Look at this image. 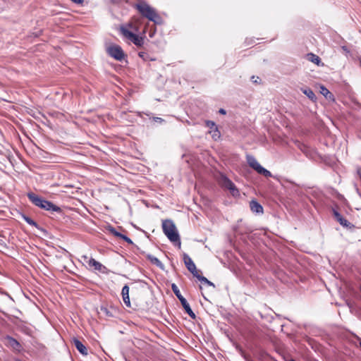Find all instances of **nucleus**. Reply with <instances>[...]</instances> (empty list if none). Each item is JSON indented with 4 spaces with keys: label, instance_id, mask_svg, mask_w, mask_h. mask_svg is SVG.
<instances>
[{
    "label": "nucleus",
    "instance_id": "9d476101",
    "mask_svg": "<svg viewBox=\"0 0 361 361\" xmlns=\"http://www.w3.org/2000/svg\"><path fill=\"white\" fill-rule=\"evenodd\" d=\"M121 295H122L123 302L126 305V306L128 307H130L131 304H130V298H129V286L128 285H125L123 287L122 290H121Z\"/></svg>",
    "mask_w": 361,
    "mask_h": 361
},
{
    "label": "nucleus",
    "instance_id": "b1692460",
    "mask_svg": "<svg viewBox=\"0 0 361 361\" xmlns=\"http://www.w3.org/2000/svg\"><path fill=\"white\" fill-rule=\"evenodd\" d=\"M109 231L111 234H113L114 236L121 238V236L123 235L122 233L118 232L115 228L112 226H109Z\"/></svg>",
    "mask_w": 361,
    "mask_h": 361
},
{
    "label": "nucleus",
    "instance_id": "2eb2a0df",
    "mask_svg": "<svg viewBox=\"0 0 361 361\" xmlns=\"http://www.w3.org/2000/svg\"><path fill=\"white\" fill-rule=\"evenodd\" d=\"M120 32L123 35V37H125L126 39H130L135 36V33L130 31L128 28H126L124 26H121L120 28Z\"/></svg>",
    "mask_w": 361,
    "mask_h": 361
},
{
    "label": "nucleus",
    "instance_id": "f03ea898",
    "mask_svg": "<svg viewBox=\"0 0 361 361\" xmlns=\"http://www.w3.org/2000/svg\"><path fill=\"white\" fill-rule=\"evenodd\" d=\"M29 200L36 207L47 211L61 212V209L51 202L46 200L34 192H28L27 195Z\"/></svg>",
    "mask_w": 361,
    "mask_h": 361
},
{
    "label": "nucleus",
    "instance_id": "7c9ffc66",
    "mask_svg": "<svg viewBox=\"0 0 361 361\" xmlns=\"http://www.w3.org/2000/svg\"><path fill=\"white\" fill-rule=\"evenodd\" d=\"M101 312L104 314H105L107 317H112L111 312L108 310L107 307H101L100 308Z\"/></svg>",
    "mask_w": 361,
    "mask_h": 361
},
{
    "label": "nucleus",
    "instance_id": "423d86ee",
    "mask_svg": "<svg viewBox=\"0 0 361 361\" xmlns=\"http://www.w3.org/2000/svg\"><path fill=\"white\" fill-rule=\"evenodd\" d=\"M108 54L118 61H122L125 54L122 48L118 45H113L108 48Z\"/></svg>",
    "mask_w": 361,
    "mask_h": 361
},
{
    "label": "nucleus",
    "instance_id": "58836bf2",
    "mask_svg": "<svg viewBox=\"0 0 361 361\" xmlns=\"http://www.w3.org/2000/svg\"><path fill=\"white\" fill-rule=\"evenodd\" d=\"M145 54V53H144V52H140V53H139V56H140V57H143Z\"/></svg>",
    "mask_w": 361,
    "mask_h": 361
},
{
    "label": "nucleus",
    "instance_id": "bb28decb",
    "mask_svg": "<svg viewBox=\"0 0 361 361\" xmlns=\"http://www.w3.org/2000/svg\"><path fill=\"white\" fill-rule=\"evenodd\" d=\"M109 231L111 234H113L114 236L121 238V236L123 235L122 233L118 232L115 228L112 226H109Z\"/></svg>",
    "mask_w": 361,
    "mask_h": 361
},
{
    "label": "nucleus",
    "instance_id": "0eeeda50",
    "mask_svg": "<svg viewBox=\"0 0 361 361\" xmlns=\"http://www.w3.org/2000/svg\"><path fill=\"white\" fill-rule=\"evenodd\" d=\"M183 261L188 270L195 277L197 274H199V271L197 270L196 266L192 259L187 254H184Z\"/></svg>",
    "mask_w": 361,
    "mask_h": 361
},
{
    "label": "nucleus",
    "instance_id": "cd10ccee",
    "mask_svg": "<svg viewBox=\"0 0 361 361\" xmlns=\"http://www.w3.org/2000/svg\"><path fill=\"white\" fill-rule=\"evenodd\" d=\"M211 133H212V138L215 140L219 139L221 136L220 132L218 130V128H216L214 130H212Z\"/></svg>",
    "mask_w": 361,
    "mask_h": 361
},
{
    "label": "nucleus",
    "instance_id": "ddd939ff",
    "mask_svg": "<svg viewBox=\"0 0 361 361\" xmlns=\"http://www.w3.org/2000/svg\"><path fill=\"white\" fill-rule=\"evenodd\" d=\"M247 161L249 166L256 171L262 166L253 156L247 155Z\"/></svg>",
    "mask_w": 361,
    "mask_h": 361
},
{
    "label": "nucleus",
    "instance_id": "6e6552de",
    "mask_svg": "<svg viewBox=\"0 0 361 361\" xmlns=\"http://www.w3.org/2000/svg\"><path fill=\"white\" fill-rule=\"evenodd\" d=\"M87 262L89 266L93 267L95 270L104 272L103 269H105L106 267L102 264L100 262L96 261L94 258L91 257L88 259L87 256L82 257Z\"/></svg>",
    "mask_w": 361,
    "mask_h": 361
},
{
    "label": "nucleus",
    "instance_id": "393cba45",
    "mask_svg": "<svg viewBox=\"0 0 361 361\" xmlns=\"http://www.w3.org/2000/svg\"><path fill=\"white\" fill-rule=\"evenodd\" d=\"M109 231L111 234H113L114 236L121 238V236L123 235L122 233L118 232L115 228L112 226H109Z\"/></svg>",
    "mask_w": 361,
    "mask_h": 361
},
{
    "label": "nucleus",
    "instance_id": "f3484780",
    "mask_svg": "<svg viewBox=\"0 0 361 361\" xmlns=\"http://www.w3.org/2000/svg\"><path fill=\"white\" fill-rule=\"evenodd\" d=\"M301 91L312 101L314 102L317 99L315 94L310 88H302Z\"/></svg>",
    "mask_w": 361,
    "mask_h": 361
},
{
    "label": "nucleus",
    "instance_id": "39448f33",
    "mask_svg": "<svg viewBox=\"0 0 361 361\" xmlns=\"http://www.w3.org/2000/svg\"><path fill=\"white\" fill-rule=\"evenodd\" d=\"M171 289L175 294V295L178 298V299L180 300L183 307L184 308L185 311L188 314V315L192 318L195 319L196 317L195 314L193 312L192 309L190 307V305L187 302L186 299L181 295L178 287L175 284H171Z\"/></svg>",
    "mask_w": 361,
    "mask_h": 361
},
{
    "label": "nucleus",
    "instance_id": "dca6fc26",
    "mask_svg": "<svg viewBox=\"0 0 361 361\" xmlns=\"http://www.w3.org/2000/svg\"><path fill=\"white\" fill-rule=\"evenodd\" d=\"M147 257L152 264H155L157 267L161 269H164V264L157 257L152 255H148Z\"/></svg>",
    "mask_w": 361,
    "mask_h": 361
},
{
    "label": "nucleus",
    "instance_id": "4be33fe9",
    "mask_svg": "<svg viewBox=\"0 0 361 361\" xmlns=\"http://www.w3.org/2000/svg\"><path fill=\"white\" fill-rule=\"evenodd\" d=\"M257 172L259 174H262L263 175L264 177L266 178H269L271 176V173L268 171L267 169H266L265 168H264L263 166H261L257 171Z\"/></svg>",
    "mask_w": 361,
    "mask_h": 361
},
{
    "label": "nucleus",
    "instance_id": "473e14b6",
    "mask_svg": "<svg viewBox=\"0 0 361 361\" xmlns=\"http://www.w3.org/2000/svg\"><path fill=\"white\" fill-rule=\"evenodd\" d=\"M121 239H123L124 241H126V243H128L130 245L133 243L132 240L126 235L123 234V235L121 236Z\"/></svg>",
    "mask_w": 361,
    "mask_h": 361
},
{
    "label": "nucleus",
    "instance_id": "7ed1b4c3",
    "mask_svg": "<svg viewBox=\"0 0 361 361\" xmlns=\"http://www.w3.org/2000/svg\"><path fill=\"white\" fill-rule=\"evenodd\" d=\"M162 229L169 240L175 244L177 243L180 247L181 245L180 235L173 221L170 219L164 220L162 221Z\"/></svg>",
    "mask_w": 361,
    "mask_h": 361
},
{
    "label": "nucleus",
    "instance_id": "79ce46f5",
    "mask_svg": "<svg viewBox=\"0 0 361 361\" xmlns=\"http://www.w3.org/2000/svg\"><path fill=\"white\" fill-rule=\"evenodd\" d=\"M290 361H295L294 360H291Z\"/></svg>",
    "mask_w": 361,
    "mask_h": 361
},
{
    "label": "nucleus",
    "instance_id": "4468645a",
    "mask_svg": "<svg viewBox=\"0 0 361 361\" xmlns=\"http://www.w3.org/2000/svg\"><path fill=\"white\" fill-rule=\"evenodd\" d=\"M20 216L23 218V220H25L29 225L35 226L39 230L43 231L42 228L39 227V226L37 224L36 221H35L33 219H32L30 217L27 216V215L20 213Z\"/></svg>",
    "mask_w": 361,
    "mask_h": 361
},
{
    "label": "nucleus",
    "instance_id": "c756f323",
    "mask_svg": "<svg viewBox=\"0 0 361 361\" xmlns=\"http://www.w3.org/2000/svg\"><path fill=\"white\" fill-rule=\"evenodd\" d=\"M206 126L211 129V131L217 128L216 123L212 121H207Z\"/></svg>",
    "mask_w": 361,
    "mask_h": 361
},
{
    "label": "nucleus",
    "instance_id": "f8f14e48",
    "mask_svg": "<svg viewBox=\"0 0 361 361\" xmlns=\"http://www.w3.org/2000/svg\"><path fill=\"white\" fill-rule=\"evenodd\" d=\"M6 339L8 346H10L11 348H12L13 349H14L16 350L20 351V350L21 348V345L16 339L13 338L11 336H8L6 337Z\"/></svg>",
    "mask_w": 361,
    "mask_h": 361
},
{
    "label": "nucleus",
    "instance_id": "a211bd4d",
    "mask_svg": "<svg viewBox=\"0 0 361 361\" xmlns=\"http://www.w3.org/2000/svg\"><path fill=\"white\" fill-rule=\"evenodd\" d=\"M307 56H308V59L311 62H312L318 66H319V64L322 62L321 59L317 55H316L314 54H312V53L308 54Z\"/></svg>",
    "mask_w": 361,
    "mask_h": 361
},
{
    "label": "nucleus",
    "instance_id": "aec40b11",
    "mask_svg": "<svg viewBox=\"0 0 361 361\" xmlns=\"http://www.w3.org/2000/svg\"><path fill=\"white\" fill-rule=\"evenodd\" d=\"M201 283H205L209 286H212V287H215L214 284L211 282L210 281H209L206 277L203 276H201L199 274H197V276H195Z\"/></svg>",
    "mask_w": 361,
    "mask_h": 361
},
{
    "label": "nucleus",
    "instance_id": "1a4fd4ad",
    "mask_svg": "<svg viewBox=\"0 0 361 361\" xmlns=\"http://www.w3.org/2000/svg\"><path fill=\"white\" fill-rule=\"evenodd\" d=\"M72 343L76 348V349L83 355L88 354L87 348L82 344V343L76 338H73Z\"/></svg>",
    "mask_w": 361,
    "mask_h": 361
},
{
    "label": "nucleus",
    "instance_id": "20e7f679",
    "mask_svg": "<svg viewBox=\"0 0 361 361\" xmlns=\"http://www.w3.org/2000/svg\"><path fill=\"white\" fill-rule=\"evenodd\" d=\"M218 182L222 188L228 190L233 197L239 195V190L226 175L221 173Z\"/></svg>",
    "mask_w": 361,
    "mask_h": 361
},
{
    "label": "nucleus",
    "instance_id": "c9c22d12",
    "mask_svg": "<svg viewBox=\"0 0 361 361\" xmlns=\"http://www.w3.org/2000/svg\"><path fill=\"white\" fill-rule=\"evenodd\" d=\"M219 112L221 114H223V115H225L226 114V111L225 109H220Z\"/></svg>",
    "mask_w": 361,
    "mask_h": 361
},
{
    "label": "nucleus",
    "instance_id": "f704fd0d",
    "mask_svg": "<svg viewBox=\"0 0 361 361\" xmlns=\"http://www.w3.org/2000/svg\"><path fill=\"white\" fill-rule=\"evenodd\" d=\"M154 121H155L156 122L161 123L164 121V119L159 117H154Z\"/></svg>",
    "mask_w": 361,
    "mask_h": 361
},
{
    "label": "nucleus",
    "instance_id": "72a5a7b5",
    "mask_svg": "<svg viewBox=\"0 0 361 361\" xmlns=\"http://www.w3.org/2000/svg\"><path fill=\"white\" fill-rule=\"evenodd\" d=\"M341 49L345 52V55H348L350 54V49L346 46H342Z\"/></svg>",
    "mask_w": 361,
    "mask_h": 361
},
{
    "label": "nucleus",
    "instance_id": "ea45409f",
    "mask_svg": "<svg viewBox=\"0 0 361 361\" xmlns=\"http://www.w3.org/2000/svg\"><path fill=\"white\" fill-rule=\"evenodd\" d=\"M359 61H360V66L361 67V59H360Z\"/></svg>",
    "mask_w": 361,
    "mask_h": 361
},
{
    "label": "nucleus",
    "instance_id": "4c0bfd02",
    "mask_svg": "<svg viewBox=\"0 0 361 361\" xmlns=\"http://www.w3.org/2000/svg\"><path fill=\"white\" fill-rule=\"evenodd\" d=\"M357 175L359 176L360 178L361 179V168H358L357 170Z\"/></svg>",
    "mask_w": 361,
    "mask_h": 361
},
{
    "label": "nucleus",
    "instance_id": "2f4dec72",
    "mask_svg": "<svg viewBox=\"0 0 361 361\" xmlns=\"http://www.w3.org/2000/svg\"><path fill=\"white\" fill-rule=\"evenodd\" d=\"M332 212L336 220H338V219H340L342 216V215L336 209H333Z\"/></svg>",
    "mask_w": 361,
    "mask_h": 361
},
{
    "label": "nucleus",
    "instance_id": "9b49d317",
    "mask_svg": "<svg viewBox=\"0 0 361 361\" xmlns=\"http://www.w3.org/2000/svg\"><path fill=\"white\" fill-rule=\"evenodd\" d=\"M250 207L253 213L257 214H263L264 211L262 206L255 200H252L250 202Z\"/></svg>",
    "mask_w": 361,
    "mask_h": 361
},
{
    "label": "nucleus",
    "instance_id": "412c9836",
    "mask_svg": "<svg viewBox=\"0 0 361 361\" xmlns=\"http://www.w3.org/2000/svg\"><path fill=\"white\" fill-rule=\"evenodd\" d=\"M257 172L259 174H262L263 175L264 177L266 178H269L271 176V173L268 171L267 169H266L265 168H264L263 166H261L257 171Z\"/></svg>",
    "mask_w": 361,
    "mask_h": 361
},
{
    "label": "nucleus",
    "instance_id": "a19ab883",
    "mask_svg": "<svg viewBox=\"0 0 361 361\" xmlns=\"http://www.w3.org/2000/svg\"><path fill=\"white\" fill-rule=\"evenodd\" d=\"M360 348H361V341L360 342Z\"/></svg>",
    "mask_w": 361,
    "mask_h": 361
},
{
    "label": "nucleus",
    "instance_id": "6ab92c4d",
    "mask_svg": "<svg viewBox=\"0 0 361 361\" xmlns=\"http://www.w3.org/2000/svg\"><path fill=\"white\" fill-rule=\"evenodd\" d=\"M130 42H132L137 47H141L143 44V39L140 37H139L137 35H135V36L130 39Z\"/></svg>",
    "mask_w": 361,
    "mask_h": 361
},
{
    "label": "nucleus",
    "instance_id": "5701e85b",
    "mask_svg": "<svg viewBox=\"0 0 361 361\" xmlns=\"http://www.w3.org/2000/svg\"><path fill=\"white\" fill-rule=\"evenodd\" d=\"M339 224L344 226V227H346V228H349L351 226V224L347 220L345 219V218H343V216H341L340 219H338V220H337Z\"/></svg>",
    "mask_w": 361,
    "mask_h": 361
},
{
    "label": "nucleus",
    "instance_id": "c85d7f7f",
    "mask_svg": "<svg viewBox=\"0 0 361 361\" xmlns=\"http://www.w3.org/2000/svg\"><path fill=\"white\" fill-rule=\"evenodd\" d=\"M320 92L325 97H327L329 94H331V92H329V90L326 87H325L324 86H321V87H320Z\"/></svg>",
    "mask_w": 361,
    "mask_h": 361
},
{
    "label": "nucleus",
    "instance_id": "a878e982",
    "mask_svg": "<svg viewBox=\"0 0 361 361\" xmlns=\"http://www.w3.org/2000/svg\"><path fill=\"white\" fill-rule=\"evenodd\" d=\"M109 231L111 234H113L114 236L121 238V236L123 235L122 233L118 232L115 228L112 226H109Z\"/></svg>",
    "mask_w": 361,
    "mask_h": 361
},
{
    "label": "nucleus",
    "instance_id": "f257e3e1",
    "mask_svg": "<svg viewBox=\"0 0 361 361\" xmlns=\"http://www.w3.org/2000/svg\"><path fill=\"white\" fill-rule=\"evenodd\" d=\"M134 8L138 11L142 17L147 18L149 20L159 25L162 23L161 17L145 1L138 0L137 3L134 5Z\"/></svg>",
    "mask_w": 361,
    "mask_h": 361
},
{
    "label": "nucleus",
    "instance_id": "e433bc0d",
    "mask_svg": "<svg viewBox=\"0 0 361 361\" xmlns=\"http://www.w3.org/2000/svg\"><path fill=\"white\" fill-rule=\"evenodd\" d=\"M71 1L76 4H81L83 2L84 0H71Z\"/></svg>",
    "mask_w": 361,
    "mask_h": 361
},
{
    "label": "nucleus",
    "instance_id": "37998d69",
    "mask_svg": "<svg viewBox=\"0 0 361 361\" xmlns=\"http://www.w3.org/2000/svg\"><path fill=\"white\" fill-rule=\"evenodd\" d=\"M290 361H295L294 360H291Z\"/></svg>",
    "mask_w": 361,
    "mask_h": 361
}]
</instances>
